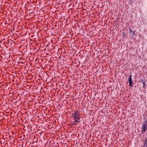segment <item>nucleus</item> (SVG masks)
I'll return each instance as SVG.
<instances>
[{"instance_id":"nucleus-5","label":"nucleus","mask_w":147,"mask_h":147,"mask_svg":"<svg viewBox=\"0 0 147 147\" xmlns=\"http://www.w3.org/2000/svg\"><path fill=\"white\" fill-rule=\"evenodd\" d=\"M144 144L146 147H147V138L144 141Z\"/></svg>"},{"instance_id":"nucleus-2","label":"nucleus","mask_w":147,"mask_h":147,"mask_svg":"<svg viewBox=\"0 0 147 147\" xmlns=\"http://www.w3.org/2000/svg\"><path fill=\"white\" fill-rule=\"evenodd\" d=\"M73 115L74 118H78L79 116V113L77 111H75Z\"/></svg>"},{"instance_id":"nucleus-6","label":"nucleus","mask_w":147,"mask_h":147,"mask_svg":"<svg viewBox=\"0 0 147 147\" xmlns=\"http://www.w3.org/2000/svg\"><path fill=\"white\" fill-rule=\"evenodd\" d=\"M144 147L143 146V147Z\"/></svg>"},{"instance_id":"nucleus-4","label":"nucleus","mask_w":147,"mask_h":147,"mask_svg":"<svg viewBox=\"0 0 147 147\" xmlns=\"http://www.w3.org/2000/svg\"><path fill=\"white\" fill-rule=\"evenodd\" d=\"M75 121L77 123L80 122V120L79 118L78 117L76 118H74Z\"/></svg>"},{"instance_id":"nucleus-3","label":"nucleus","mask_w":147,"mask_h":147,"mask_svg":"<svg viewBox=\"0 0 147 147\" xmlns=\"http://www.w3.org/2000/svg\"><path fill=\"white\" fill-rule=\"evenodd\" d=\"M129 85L130 86H132V82L131 80V76L129 78Z\"/></svg>"},{"instance_id":"nucleus-1","label":"nucleus","mask_w":147,"mask_h":147,"mask_svg":"<svg viewBox=\"0 0 147 147\" xmlns=\"http://www.w3.org/2000/svg\"><path fill=\"white\" fill-rule=\"evenodd\" d=\"M147 128V125H145V124H143L142 125V132L144 133L145 132L146 129Z\"/></svg>"}]
</instances>
